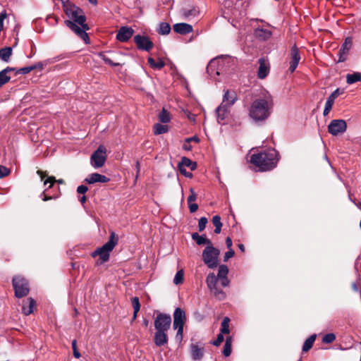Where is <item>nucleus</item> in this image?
<instances>
[{"label": "nucleus", "instance_id": "6ab92c4d", "mask_svg": "<svg viewBox=\"0 0 361 361\" xmlns=\"http://www.w3.org/2000/svg\"><path fill=\"white\" fill-rule=\"evenodd\" d=\"M85 181L88 184H94L96 183H107L109 181V178L104 175L93 173L89 175L85 179Z\"/></svg>", "mask_w": 361, "mask_h": 361}, {"label": "nucleus", "instance_id": "7ed1b4c3", "mask_svg": "<svg viewBox=\"0 0 361 361\" xmlns=\"http://www.w3.org/2000/svg\"><path fill=\"white\" fill-rule=\"evenodd\" d=\"M278 161V152L273 148L264 149L257 154H253L250 157V162L257 166L262 171H270L274 169Z\"/></svg>", "mask_w": 361, "mask_h": 361}, {"label": "nucleus", "instance_id": "6e6d98bb", "mask_svg": "<svg viewBox=\"0 0 361 361\" xmlns=\"http://www.w3.org/2000/svg\"><path fill=\"white\" fill-rule=\"evenodd\" d=\"M340 94V90L339 89H336L334 90L329 97L328 99L334 102L336 98Z\"/></svg>", "mask_w": 361, "mask_h": 361}, {"label": "nucleus", "instance_id": "c85d7f7f", "mask_svg": "<svg viewBox=\"0 0 361 361\" xmlns=\"http://www.w3.org/2000/svg\"><path fill=\"white\" fill-rule=\"evenodd\" d=\"M15 70L16 68H14L7 67L0 71V87L10 80L11 77L7 75L8 73L14 71Z\"/></svg>", "mask_w": 361, "mask_h": 361}, {"label": "nucleus", "instance_id": "680f3d73", "mask_svg": "<svg viewBox=\"0 0 361 361\" xmlns=\"http://www.w3.org/2000/svg\"><path fill=\"white\" fill-rule=\"evenodd\" d=\"M183 148L185 150L190 151L192 149V146L190 145L189 142H187V140L185 141L184 144L183 145Z\"/></svg>", "mask_w": 361, "mask_h": 361}, {"label": "nucleus", "instance_id": "864d4df0", "mask_svg": "<svg viewBox=\"0 0 361 361\" xmlns=\"http://www.w3.org/2000/svg\"><path fill=\"white\" fill-rule=\"evenodd\" d=\"M72 348L73 350V355L76 358L80 357L81 355L77 350L76 341L73 340L72 341Z\"/></svg>", "mask_w": 361, "mask_h": 361}, {"label": "nucleus", "instance_id": "de8ad7c7", "mask_svg": "<svg viewBox=\"0 0 361 361\" xmlns=\"http://www.w3.org/2000/svg\"><path fill=\"white\" fill-rule=\"evenodd\" d=\"M55 182H58L59 183H63V180L60 179V180H56L55 177L50 176V177L47 178L45 180H44V185H46L47 183H49L48 188H50L52 187L53 184Z\"/></svg>", "mask_w": 361, "mask_h": 361}, {"label": "nucleus", "instance_id": "e433bc0d", "mask_svg": "<svg viewBox=\"0 0 361 361\" xmlns=\"http://www.w3.org/2000/svg\"><path fill=\"white\" fill-rule=\"evenodd\" d=\"M159 119L161 123H169L171 121L170 114L163 108L159 114Z\"/></svg>", "mask_w": 361, "mask_h": 361}, {"label": "nucleus", "instance_id": "f257e3e1", "mask_svg": "<svg viewBox=\"0 0 361 361\" xmlns=\"http://www.w3.org/2000/svg\"><path fill=\"white\" fill-rule=\"evenodd\" d=\"M64 11L68 19L64 21L65 25L78 37L84 41L86 44L90 43L87 31L90 29L85 23L86 17L83 11L73 4H64Z\"/></svg>", "mask_w": 361, "mask_h": 361}, {"label": "nucleus", "instance_id": "473e14b6", "mask_svg": "<svg viewBox=\"0 0 361 361\" xmlns=\"http://www.w3.org/2000/svg\"><path fill=\"white\" fill-rule=\"evenodd\" d=\"M147 61L149 66L154 69L160 70L165 66V63L161 59H159L157 62L153 58L149 57Z\"/></svg>", "mask_w": 361, "mask_h": 361}, {"label": "nucleus", "instance_id": "58836bf2", "mask_svg": "<svg viewBox=\"0 0 361 361\" xmlns=\"http://www.w3.org/2000/svg\"><path fill=\"white\" fill-rule=\"evenodd\" d=\"M212 223L215 226V233H220L221 231L222 224L221 222V217L218 215L214 216L212 218Z\"/></svg>", "mask_w": 361, "mask_h": 361}, {"label": "nucleus", "instance_id": "9b49d317", "mask_svg": "<svg viewBox=\"0 0 361 361\" xmlns=\"http://www.w3.org/2000/svg\"><path fill=\"white\" fill-rule=\"evenodd\" d=\"M346 130L347 124L345 121L343 119L332 120L328 126V132L334 136L342 134L345 133Z\"/></svg>", "mask_w": 361, "mask_h": 361}, {"label": "nucleus", "instance_id": "4468645a", "mask_svg": "<svg viewBox=\"0 0 361 361\" xmlns=\"http://www.w3.org/2000/svg\"><path fill=\"white\" fill-rule=\"evenodd\" d=\"M300 60V54L299 52L298 48L296 47V45H294L290 49V66H289V71L290 73H293L295 70L296 69L297 66H298V63Z\"/></svg>", "mask_w": 361, "mask_h": 361}, {"label": "nucleus", "instance_id": "13d9d810", "mask_svg": "<svg viewBox=\"0 0 361 361\" xmlns=\"http://www.w3.org/2000/svg\"><path fill=\"white\" fill-rule=\"evenodd\" d=\"M219 281L220 282L221 286H223V287L228 286L229 285V283H230V281L228 279V277L219 279Z\"/></svg>", "mask_w": 361, "mask_h": 361}, {"label": "nucleus", "instance_id": "cd10ccee", "mask_svg": "<svg viewBox=\"0 0 361 361\" xmlns=\"http://www.w3.org/2000/svg\"><path fill=\"white\" fill-rule=\"evenodd\" d=\"M255 35L260 40H266L271 37V32L267 29L257 28L255 30Z\"/></svg>", "mask_w": 361, "mask_h": 361}, {"label": "nucleus", "instance_id": "2f4dec72", "mask_svg": "<svg viewBox=\"0 0 361 361\" xmlns=\"http://www.w3.org/2000/svg\"><path fill=\"white\" fill-rule=\"evenodd\" d=\"M11 54V47H5L0 50V59L6 62H8L9 61Z\"/></svg>", "mask_w": 361, "mask_h": 361}, {"label": "nucleus", "instance_id": "09e8293b", "mask_svg": "<svg viewBox=\"0 0 361 361\" xmlns=\"http://www.w3.org/2000/svg\"><path fill=\"white\" fill-rule=\"evenodd\" d=\"M207 221H208L206 217H201L199 219V222H198L199 231H202L205 228Z\"/></svg>", "mask_w": 361, "mask_h": 361}, {"label": "nucleus", "instance_id": "dca6fc26", "mask_svg": "<svg viewBox=\"0 0 361 361\" xmlns=\"http://www.w3.org/2000/svg\"><path fill=\"white\" fill-rule=\"evenodd\" d=\"M230 108L231 106H226L224 103H221V104L216 108V118L219 123H224V120L229 114Z\"/></svg>", "mask_w": 361, "mask_h": 361}, {"label": "nucleus", "instance_id": "c9c22d12", "mask_svg": "<svg viewBox=\"0 0 361 361\" xmlns=\"http://www.w3.org/2000/svg\"><path fill=\"white\" fill-rule=\"evenodd\" d=\"M169 131V127L166 125H162L161 123H156L154 126V133L155 135H161L166 133Z\"/></svg>", "mask_w": 361, "mask_h": 361}, {"label": "nucleus", "instance_id": "72a5a7b5", "mask_svg": "<svg viewBox=\"0 0 361 361\" xmlns=\"http://www.w3.org/2000/svg\"><path fill=\"white\" fill-rule=\"evenodd\" d=\"M132 305L133 307V321L137 318V313L140 309V303L139 298L137 297H134L132 299Z\"/></svg>", "mask_w": 361, "mask_h": 361}, {"label": "nucleus", "instance_id": "3c124183", "mask_svg": "<svg viewBox=\"0 0 361 361\" xmlns=\"http://www.w3.org/2000/svg\"><path fill=\"white\" fill-rule=\"evenodd\" d=\"M190 195L188 197V204L193 203L197 199L196 193L192 188H190Z\"/></svg>", "mask_w": 361, "mask_h": 361}, {"label": "nucleus", "instance_id": "a19ab883", "mask_svg": "<svg viewBox=\"0 0 361 361\" xmlns=\"http://www.w3.org/2000/svg\"><path fill=\"white\" fill-rule=\"evenodd\" d=\"M184 277V272L183 269H180L178 271L174 276L173 279V283L176 285H179L183 283V278Z\"/></svg>", "mask_w": 361, "mask_h": 361}, {"label": "nucleus", "instance_id": "aec40b11", "mask_svg": "<svg viewBox=\"0 0 361 361\" xmlns=\"http://www.w3.org/2000/svg\"><path fill=\"white\" fill-rule=\"evenodd\" d=\"M173 31L180 35H187L192 32V26L185 23H176L173 26Z\"/></svg>", "mask_w": 361, "mask_h": 361}, {"label": "nucleus", "instance_id": "5fc2aeb1", "mask_svg": "<svg viewBox=\"0 0 361 361\" xmlns=\"http://www.w3.org/2000/svg\"><path fill=\"white\" fill-rule=\"evenodd\" d=\"M234 254V250L233 249H229V250L225 253L224 261H228L230 258L233 257Z\"/></svg>", "mask_w": 361, "mask_h": 361}, {"label": "nucleus", "instance_id": "ea45409f", "mask_svg": "<svg viewBox=\"0 0 361 361\" xmlns=\"http://www.w3.org/2000/svg\"><path fill=\"white\" fill-rule=\"evenodd\" d=\"M228 274V268L225 264H221L219 267L217 277L218 279L226 278Z\"/></svg>", "mask_w": 361, "mask_h": 361}, {"label": "nucleus", "instance_id": "f3484780", "mask_svg": "<svg viewBox=\"0 0 361 361\" xmlns=\"http://www.w3.org/2000/svg\"><path fill=\"white\" fill-rule=\"evenodd\" d=\"M134 30L129 27H121L117 35H116V39L120 42H127L133 35Z\"/></svg>", "mask_w": 361, "mask_h": 361}, {"label": "nucleus", "instance_id": "5701e85b", "mask_svg": "<svg viewBox=\"0 0 361 361\" xmlns=\"http://www.w3.org/2000/svg\"><path fill=\"white\" fill-rule=\"evenodd\" d=\"M35 305V300L32 298H28L23 300L22 306L23 313L25 315L30 314L33 312Z\"/></svg>", "mask_w": 361, "mask_h": 361}, {"label": "nucleus", "instance_id": "37998d69", "mask_svg": "<svg viewBox=\"0 0 361 361\" xmlns=\"http://www.w3.org/2000/svg\"><path fill=\"white\" fill-rule=\"evenodd\" d=\"M99 56L105 62V63L109 64L111 66H118L121 65L119 63L114 62L109 57H108L104 53H99Z\"/></svg>", "mask_w": 361, "mask_h": 361}, {"label": "nucleus", "instance_id": "f704fd0d", "mask_svg": "<svg viewBox=\"0 0 361 361\" xmlns=\"http://www.w3.org/2000/svg\"><path fill=\"white\" fill-rule=\"evenodd\" d=\"M315 339H316L315 334L311 335L307 339H306V341H305L303 346H302V351L307 352L310 349H311Z\"/></svg>", "mask_w": 361, "mask_h": 361}, {"label": "nucleus", "instance_id": "79ce46f5", "mask_svg": "<svg viewBox=\"0 0 361 361\" xmlns=\"http://www.w3.org/2000/svg\"><path fill=\"white\" fill-rule=\"evenodd\" d=\"M37 69V66H26L21 68H19L18 70H15L16 74H22L25 75L27 73H29L30 71Z\"/></svg>", "mask_w": 361, "mask_h": 361}, {"label": "nucleus", "instance_id": "69168bd1", "mask_svg": "<svg viewBox=\"0 0 361 361\" xmlns=\"http://www.w3.org/2000/svg\"><path fill=\"white\" fill-rule=\"evenodd\" d=\"M180 172L183 174L185 177H192V173L190 172L186 171V169H181Z\"/></svg>", "mask_w": 361, "mask_h": 361}, {"label": "nucleus", "instance_id": "4d7b16f0", "mask_svg": "<svg viewBox=\"0 0 361 361\" xmlns=\"http://www.w3.org/2000/svg\"><path fill=\"white\" fill-rule=\"evenodd\" d=\"M6 11H3L0 13V31H1L4 28V20L6 18Z\"/></svg>", "mask_w": 361, "mask_h": 361}, {"label": "nucleus", "instance_id": "c756f323", "mask_svg": "<svg viewBox=\"0 0 361 361\" xmlns=\"http://www.w3.org/2000/svg\"><path fill=\"white\" fill-rule=\"evenodd\" d=\"M361 80V73L360 72H354L353 73H348L346 75V82L349 85H352L355 82Z\"/></svg>", "mask_w": 361, "mask_h": 361}, {"label": "nucleus", "instance_id": "f03ea898", "mask_svg": "<svg viewBox=\"0 0 361 361\" xmlns=\"http://www.w3.org/2000/svg\"><path fill=\"white\" fill-rule=\"evenodd\" d=\"M274 107L270 94L255 99L249 107V116L255 122H264L271 114Z\"/></svg>", "mask_w": 361, "mask_h": 361}, {"label": "nucleus", "instance_id": "052dcab7", "mask_svg": "<svg viewBox=\"0 0 361 361\" xmlns=\"http://www.w3.org/2000/svg\"><path fill=\"white\" fill-rule=\"evenodd\" d=\"M188 207L191 213L195 212L198 209V205L195 203L188 204Z\"/></svg>", "mask_w": 361, "mask_h": 361}, {"label": "nucleus", "instance_id": "4c0bfd02", "mask_svg": "<svg viewBox=\"0 0 361 361\" xmlns=\"http://www.w3.org/2000/svg\"><path fill=\"white\" fill-rule=\"evenodd\" d=\"M231 345H232V341L231 337H228L226 339V342L224 343V350H223V354L224 356L228 357L231 353Z\"/></svg>", "mask_w": 361, "mask_h": 361}, {"label": "nucleus", "instance_id": "0eeeda50", "mask_svg": "<svg viewBox=\"0 0 361 361\" xmlns=\"http://www.w3.org/2000/svg\"><path fill=\"white\" fill-rule=\"evenodd\" d=\"M13 286L15 290V295L17 298H23L29 293L28 282L20 276H16L13 278Z\"/></svg>", "mask_w": 361, "mask_h": 361}, {"label": "nucleus", "instance_id": "1a4fd4ad", "mask_svg": "<svg viewBox=\"0 0 361 361\" xmlns=\"http://www.w3.org/2000/svg\"><path fill=\"white\" fill-rule=\"evenodd\" d=\"M207 286L210 291L219 300H224L226 298L225 293L217 287L219 282L218 277L214 274L210 273L206 279Z\"/></svg>", "mask_w": 361, "mask_h": 361}, {"label": "nucleus", "instance_id": "603ef678", "mask_svg": "<svg viewBox=\"0 0 361 361\" xmlns=\"http://www.w3.org/2000/svg\"><path fill=\"white\" fill-rule=\"evenodd\" d=\"M224 341V336L221 333L217 335L216 340L211 341V343L215 346L219 345Z\"/></svg>", "mask_w": 361, "mask_h": 361}, {"label": "nucleus", "instance_id": "0e129e2a", "mask_svg": "<svg viewBox=\"0 0 361 361\" xmlns=\"http://www.w3.org/2000/svg\"><path fill=\"white\" fill-rule=\"evenodd\" d=\"M185 140H187V142H190L191 141H194L195 142H200V139L197 136H193V137H188Z\"/></svg>", "mask_w": 361, "mask_h": 361}, {"label": "nucleus", "instance_id": "a18cd8bd", "mask_svg": "<svg viewBox=\"0 0 361 361\" xmlns=\"http://www.w3.org/2000/svg\"><path fill=\"white\" fill-rule=\"evenodd\" d=\"M334 104V102H333L327 98L326 102L325 103L324 109L323 111V115L324 116H327L329 114V112L331 111V110L332 109Z\"/></svg>", "mask_w": 361, "mask_h": 361}, {"label": "nucleus", "instance_id": "423d86ee", "mask_svg": "<svg viewBox=\"0 0 361 361\" xmlns=\"http://www.w3.org/2000/svg\"><path fill=\"white\" fill-rule=\"evenodd\" d=\"M220 250L211 245L206 246L202 252V260L210 269L216 268L219 264Z\"/></svg>", "mask_w": 361, "mask_h": 361}, {"label": "nucleus", "instance_id": "4be33fe9", "mask_svg": "<svg viewBox=\"0 0 361 361\" xmlns=\"http://www.w3.org/2000/svg\"><path fill=\"white\" fill-rule=\"evenodd\" d=\"M221 61L220 59H214L211 60L207 65V71L210 75H219L221 68H219Z\"/></svg>", "mask_w": 361, "mask_h": 361}, {"label": "nucleus", "instance_id": "6e6552de", "mask_svg": "<svg viewBox=\"0 0 361 361\" xmlns=\"http://www.w3.org/2000/svg\"><path fill=\"white\" fill-rule=\"evenodd\" d=\"M106 150L104 146L100 145L93 152L90 157V164L94 169H99L104 166L106 159Z\"/></svg>", "mask_w": 361, "mask_h": 361}, {"label": "nucleus", "instance_id": "7c9ffc66", "mask_svg": "<svg viewBox=\"0 0 361 361\" xmlns=\"http://www.w3.org/2000/svg\"><path fill=\"white\" fill-rule=\"evenodd\" d=\"M171 27L168 23L161 22L159 24L157 32L161 35H166L170 33Z\"/></svg>", "mask_w": 361, "mask_h": 361}, {"label": "nucleus", "instance_id": "412c9836", "mask_svg": "<svg viewBox=\"0 0 361 361\" xmlns=\"http://www.w3.org/2000/svg\"><path fill=\"white\" fill-rule=\"evenodd\" d=\"M168 340L167 331H155L154 342L157 346L161 347L164 345L168 343Z\"/></svg>", "mask_w": 361, "mask_h": 361}, {"label": "nucleus", "instance_id": "8fccbe9b", "mask_svg": "<svg viewBox=\"0 0 361 361\" xmlns=\"http://www.w3.org/2000/svg\"><path fill=\"white\" fill-rule=\"evenodd\" d=\"M11 173V171L8 168L0 165V178H2L4 177H6L8 176Z\"/></svg>", "mask_w": 361, "mask_h": 361}, {"label": "nucleus", "instance_id": "39448f33", "mask_svg": "<svg viewBox=\"0 0 361 361\" xmlns=\"http://www.w3.org/2000/svg\"><path fill=\"white\" fill-rule=\"evenodd\" d=\"M185 322L186 315L185 311L180 307L176 308L173 312V327L174 329H177L175 339L179 344H180L183 341V327Z\"/></svg>", "mask_w": 361, "mask_h": 361}, {"label": "nucleus", "instance_id": "ddd939ff", "mask_svg": "<svg viewBox=\"0 0 361 361\" xmlns=\"http://www.w3.org/2000/svg\"><path fill=\"white\" fill-rule=\"evenodd\" d=\"M134 42L139 49L149 51L153 47V42L147 36L137 35L134 37Z\"/></svg>", "mask_w": 361, "mask_h": 361}, {"label": "nucleus", "instance_id": "49530a36", "mask_svg": "<svg viewBox=\"0 0 361 361\" xmlns=\"http://www.w3.org/2000/svg\"><path fill=\"white\" fill-rule=\"evenodd\" d=\"M336 339V336L333 333H329L324 336L322 342L324 343H331Z\"/></svg>", "mask_w": 361, "mask_h": 361}, {"label": "nucleus", "instance_id": "774afa93", "mask_svg": "<svg viewBox=\"0 0 361 361\" xmlns=\"http://www.w3.org/2000/svg\"><path fill=\"white\" fill-rule=\"evenodd\" d=\"M42 196H43L42 197V200L43 201H47V200H49L52 198V197L51 196H47L44 194V192L42 194Z\"/></svg>", "mask_w": 361, "mask_h": 361}, {"label": "nucleus", "instance_id": "393cba45", "mask_svg": "<svg viewBox=\"0 0 361 361\" xmlns=\"http://www.w3.org/2000/svg\"><path fill=\"white\" fill-rule=\"evenodd\" d=\"M259 67L257 72V76L260 79H264L269 73V66L264 58L259 59Z\"/></svg>", "mask_w": 361, "mask_h": 361}, {"label": "nucleus", "instance_id": "e2e57ef3", "mask_svg": "<svg viewBox=\"0 0 361 361\" xmlns=\"http://www.w3.org/2000/svg\"><path fill=\"white\" fill-rule=\"evenodd\" d=\"M226 244L228 249H232V240L230 237H227L226 239Z\"/></svg>", "mask_w": 361, "mask_h": 361}, {"label": "nucleus", "instance_id": "bb28decb", "mask_svg": "<svg viewBox=\"0 0 361 361\" xmlns=\"http://www.w3.org/2000/svg\"><path fill=\"white\" fill-rule=\"evenodd\" d=\"M192 238L195 240L196 243L199 245L205 244L207 246H209L212 245V241L207 238L205 235H200L197 233H194L192 234Z\"/></svg>", "mask_w": 361, "mask_h": 361}, {"label": "nucleus", "instance_id": "2eb2a0df", "mask_svg": "<svg viewBox=\"0 0 361 361\" xmlns=\"http://www.w3.org/2000/svg\"><path fill=\"white\" fill-rule=\"evenodd\" d=\"M353 41L350 37H347L339 49L338 62H343L346 60L348 52L352 47Z\"/></svg>", "mask_w": 361, "mask_h": 361}, {"label": "nucleus", "instance_id": "9d476101", "mask_svg": "<svg viewBox=\"0 0 361 361\" xmlns=\"http://www.w3.org/2000/svg\"><path fill=\"white\" fill-rule=\"evenodd\" d=\"M155 331H168L171 325V317L169 314L159 313L154 319Z\"/></svg>", "mask_w": 361, "mask_h": 361}, {"label": "nucleus", "instance_id": "c03bdc74", "mask_svg": "<svg viewBox=\"0 0 361 361\" xmlns=\"http://www.w3.org/2000/svg\"><path fill=\"white\" fill-rule=\"evenodd\" d=\"M229 319L228 317H225L221 322V333L223 334H228L229 333Z\"/></svg>", "mask_w": 361, "mask_h": 361}, {"label": "nucleus", "instance_id": "bf43d9fd", "mask_svg": "<svg viewBox=\"0 0 361 361\" xmlns=\"http://www.w3.org/2000/svg\"><path fill=\"white\" fill-rule=\"evenodd\" d=\"M88 188L86 185H79L77 188V192L79 194H85L87 191Z\"/></svg>", "mask_w": 361, "mask_h": 361}, {"label": "nucleus", "instance_id": "a211bd4d", "mask_svg": "<svg viewBox=\"0 0 361 361\" xmlns=\"http://www.w3.org/2000/svg\"><path fill=\"white\" fill-rule=\"evenodd\" d=\"M180 13L184 18L191 20L199 15L200 11L194 6H188L180 10Z\"/></svg>", "mask_w": 361, "mask_h": 361}, {"label": "nucleus", "instance_id": "338daca9", "mask_svg": "<svg viewBox=\"0 0 361 361\" xmlns=\"http://www.w3.org/2000/svg\"><path fill=\"white\" fill-rule=\"evenodd\" d=\"M37 174H38V175H39V176H40V178H41V180H44V177L46 176V174H45L43 171H39H39H37Z\"/></svg>", "mask_w": 361, "mask_h": 361}, {"label": "nucleus", "instance_id": "b1692460", "mask_svg": "<svg viewBox=\"0 0 361 361\" xmlns=\"http://www.w3.org/2000/svg\"><path fill=\"white\" fill-rule=\"evenodd\" d=\"M237 100V94L235 92H230L229 90L224 91L223 97V101L221 103H224L226 106H232Z\"/></svg>", "mask_w": 361, "mask_h": 361}, {"label": "nucleus", "instance_id": "20e7f679", "mask_svg": "<svg viewBox=\"0 0 361 361\" xmlns=\"http://www.w3.org/2000/svg\"><path fill=\"white\" fill-rule=\"evenodd\" d=\"M118 241V236L116 235L114 231H111L108 242L93 252L92 256L93 257L99 256L101 264L107 262L109 259L110 252L112 251L116 245H117Z\"/></svg>", "mask_w": 361, "mask_h": 361}, {"label": "nucleus", "instance_id": "a878e982", "mask_svg": "<svg viewBox=\"0 0 361 361\" xmlns=\"http://www.w3.org/2000/svg\"><path fill=\"white\" fill-rule=\"evenodd\" d=\"M189 168L191 171H193L197 167V164L187 157H183L181 161L178 164L179 170L185 169Z\"/></svg>", "mask_w": 361, "mask_h": 361}, {"label": "nucleus", "instance_id": "f8f14e48", "mask_svg": "<svg viewBox=\"0 0 361 361\" xmlns=\"http://www.w3.org/2000/svg\"><path fill=\"white\" fill-rule=\"evenodd\" d=\"M190 353L192 360L195 361L201 360L204 354V345L202 343H191Z\"/></svg>", "mask_w": 361, "mask_h": 361}]
</instances>
